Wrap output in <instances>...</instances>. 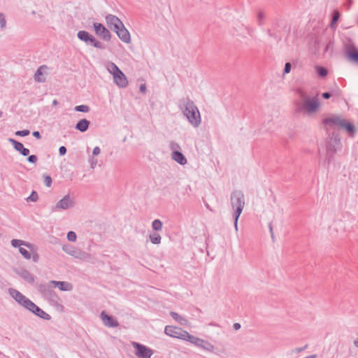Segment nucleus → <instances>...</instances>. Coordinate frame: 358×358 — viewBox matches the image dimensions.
<instances>
[{"label": "nucleus", "instance_id": "f257e3e1", "mask_svg": "<svg viewBox=\"0 0 358 358\" xmlns=\"http://www.w3.org/2000/svg\"><path fill=\"white\" fill-rule=\"evenodd\" d=\"M178 106L192 127L196 128L201 124V117L199 110L189 96L180 99Z\"/></svg>", "mask_w": 358, "mask_h": 358}, {"label": "nucleus", "instance_id": "f03ea898", "mask_svg": "<svg viewBox=\"0 0 358 358\" xmlns=\"http://www.w3.org/2000/svg\"><path fill=\"white\" fill-rule=\"evenodd\" d=\"M322 122L327 133L329 129H334L335 127H338L345 130L350 137L352 138L355 135L356 128L353 123L341 118L340 116L332 115L329 117H325L322 119Z\"/></svg>", "mask_w": 358, "mask_h": 358}, {"label": "nucleus", "instance_id": "7ed1b4c3", "mask_svg": "<svg viewBox=\"0 0 358 358\" xmlns=\"http://www.w3.org/2000/svg\"><path fill=\"white\" fill-rule=\"evenodd\" d=\"M231 204L234 210L233 219L234 229L238 231V221L245 205L244 195L241 190H235L231 193Z\"/></svg>", "mask_w": 358, "mask_h": 358}, {"label": "nucleus", "instance_id": "20e7f679", "mask_svg": "<svg viewBox=\"0 0 358 358\" xmlns=\"http://www.w3.org/2000/svg\"><path fill=\"white\" fill-rule=\"evenodd\" d=\"M52 287L53 285L50 284V282L48 283H41L36 285L38 292L51 306L63 308V306L59 303V297L52 289Z\"/></svg>", "mask_w": 358, "mask_h": 358}, {"label": "nucleus", "instance_id": "39448f33", "mask_svg": "<svg viewBox=\"0 0 358 358\" xmlns=\"http://www.w3.org/2000/svg\"><path fill=\"white\" fill-rule=\"evenodd\" d=\"M320 106V102L317 98L310 99L308 97L304 98L303 104L300 102H296V112L300 113L303 109L306 110L309 113L315 112Z\"/></svg>", "mask_w": 358, "mask_h": 358}, {"label": "nucleus", "instance_id": "423d86ee", "mask_svg": "<svg viewBox=\"0 0 358 358\" xmlns=\"http://www.w3.org/2000/svg\"><path fill=\"white\" fill-rule=\"evenodd\" d=\"M77 36L81 41H83L86 44L90 45L100 50H104L106 48V46L102 43L96 40L93 35L90 34L87 31H79L77 34Z\"/></svg>", "mask_w": 358, "mask_h": 358}, {"label": "nucleus", "instance_id": "0eeeda50", "mask_svg": "<svg viewBox=\"0 0 358 358\" xmlns=\"http://www.w3.org/2000/svg\"><path fill=\"white\" fill-rule=\"evenodd\" d=\"M185 341L189 342L190 343L199 347L204 350L208 352H213L214 346L208 341L203 340L199 337L194 336L187 332L186 339Z\"/></svg>", "mask_w": 358, "mask_h": 358}, {"label": "nucleus", "instance_id": "6e6552de", "mask_svg": "<svg viewBox=\"0 0 358 358\" xmlns=\"http://www.w3.org/2000/svg\"><path fill=\"white\" fill-rule=\"evenodd\" d=\"M344 44V56L349 62L358 64V48L351 42Z\"/></svg>", "mask_w": 358, "mask_h": 358}, {"label": "nucleus", "instance_id": "1a4fd4ad", "mask_svg": "<svg viewBox=\"0 0 358 358\" xmlns=\"http://www.w3.org/2000/svg\"><path fill=\"white\" fill-rule=\"evenodd\" d=\"M132 346L135 350V355L138 358H151L153 355V350L137 342H133Z\"/></svg>", "mask_w": 358, "mask_h": 358}, {"label": "nucleus", "instance_id": "9d476101", "mask_svg": "<svg viewBox=\"0 0 358 358\" xmlns=\"http://www.w3.org/2000/svg\"><path fill=\"white\" fill-rule=\"evenodd\" d=\"M164 333L169 336L185 341L187 331L180 327L168 325L165 327Z\"/></svg>", "mask_w": 358, "mask_h": 358}, {"label": "nucleus", "instance_id": "9b49d317", "mask_svg": "<svg viewBox=\"0 0 358 358\" xmlns=\"http://www.w3.org/2000/svg\"><path fill=\"white\" fill-rule=\"evenodd\" d=\"M95 34L101 39L106 41H110L111 34L105 26L100 22H94L93 24Z\"/></svg>", "mask_w": 358, "mask_h": 358}, {"label": "nucleus", "instance_id": "f8f14e48", "mask_svg": "<svg viewBox=\"0 0 358 358\" xmlns=\"http://www.w3.org/2000/svg\"><path fill=\"white\" fill-rule=\"evenodd\" d=\"M8 292L10 295L18 303V304L23 306L24 308L31 301L24 294H22L20 292L14 288H10L8 289Z\"/></svg>", "mask_w": 358, "mask_h": 358}, {"label": "nucleus", "instance_id": "ddd939ff", "mask_svg": "<svg viewBox=\"0 0 358 358\" xmlns=\"http://www.w3.org/2000/svg\"><path fill=\"white\" fill-rule=\"evenodd\" d=\"M108 27L113 31H115L119 27H123V22L116 15L108 14L105 17Z\"/></svg>", "mask_w": 358, "mask_h": 358}, {"label": "nucleus", "instance_id": "4468645a", "mask_svg": "<svg viewBox=\"0 0 358 358\" xmlns=\"http://www.w3.org/2000/svg\"><path fill=\"white\" fill-rule=\"evenodd\" d=\"M74 206V201L71 198L69 194L65 195L62 199H60L56 203L55 206L52 208L55 210H66L69 208H72Z\"/></svg>", "mask_w": 358, "mask_h": 358}, {"label": "nucleus", "instance_id": "2eb2a0df", "mask_svg": "<svg viewBox=\"0 0 358 358\" xmlns=\"http://www.w3.org/2000/svg\"><path fill=\"white\" fill-rule=\"evenodd\" d=\"M62 250L68 255L74 257L78 259L85 258L87 254L85 252H83L80 249L71 245H64L62 247Z\"/></svg>", "mask_w": 358, "mask_h": 358}, {"label": "nucleus", "instance_id": "dca6fc26", "mask_svg": "<svg viewBox=\"0 0 358 358\" xmlns=\"http://www.w3.org/2000/svg\"><path fill=\"white\" fill-rule=\"evenodd\" d=\"M100 317L103 324L108 327L115 328L119 326V322L113 315H108L103 310L100 314Z\"/></svg>", "mask_w": 358, "mask_h": 358}, {"label": "nucleus", "instance_id": "f3484780", "mask_svg": "<svg viewBox=\"0 0 358 358\" xmlns=\"http://www.w3.org/2000/svg\"><path fill=\"white\" fill-rule=\"evenodd\" d=\"M338 146L334 145L331 143H326V156L324 163L329 166L334 159L337 152Z\"/></svg>", "mask_w": 358, "mask_h": 358}, {"label": "nucleus", "instance_id": "a211bd4d", "mask_svg": "<svg viewBox=\"0 0 358 358\" xmlns=\"http://www.w3.org/2000/svg\"><path fill=\"white\" fill-rule=\"evenodd\" d=\"M8 141L13 145V148L16 151L20 152L22 156L27 157L29 155V150L28 148H24V145L22 143L12 138H9Z\"/></svg>", "mask_w": 358, "mask_h": 358}, {"label": "nucleus", "instance_id": "6ab92c4d", "mask_svg": "<svg viewBox=\"0 0 358 358\" xmlns=\"http://www.w3.org/2000/svg\"><path fill=\"white\" fill-rule=\"evenodd\" d=\"M15 273L28 283L34 284L35 281V277L28 270L23 268H20L15 270Z\"/></svg>", "mask_w": 358, "mask_h": 358}, {"label": "nucleus", "instance_id": "aec40b11", "mask_svg": "<svg viewBox=\"0 0 358 358\" xmlns=\"http://www.w3.org/2000/svg\"><path fill=\"white\" fill-rule=\"evenodd\" d=\"M118 38L124 43H129L131 42V35L129 31L125 28L124 25L123 24V27H119L115 31Z\"/></svg>", "mask_w": 358, "mask_h": 358}, {"label": "nucleus", "instance_id": "412c9836", "mask_svg": "<svg viewBox=\"0 0 358 358\" xmlns=\"http://www.w3.org/2000/svg\"><path fill=\"white\" fill-rule=\"evenodd\" d=\"M113 81L120 88H124L129 85L127 76L122 71L113 76Z\"/></svg>", "mask_w": 358, "mask_h": 358}, {"label": "nucleus", "instance_id": "4be33fe9", "mask_svg": "<svg viewBox=\"0 0 358 358\" xmlns=\"http://www.w3.org/2000/svg\"><path fill=\"white\" fill-rule=\"evenodd\" d=\"M50 284H52L53 287H58L61 291H71L73 289V285L66 281L50 280Z\"/></svg>", "mask_w": 358, "mask_h": 358}, {"label": "nucleus", "instance_id": "5701e85b", "mask_svg": "<svg viewBox=\"0 0 358 358\" xmlns=\"http://www.w3.org/2000/svg\"><path fill=\"white\" fill-rule=\"evenodd\" d=\"M330 129H329L328 133L327 132V134H328L327 143L332 142V144L334 145L338 146L341 144L340 136L336 131H333L331 134H330L329 133Z\"/></svg>", "mask_w": 358, "mask_h": 358}, {"label": "nucleus", "instance_id": "b1692460", "mask_svg": "<svg viewBox=\"0 0 358 358\" xmlns=\"http://www.w3.org/2000/svg\"><path fill=\"white\" fill-rule=\"evenodd\" d=\"M172 159L180 165H185L187 161L185 155L178 150L173 151Z\"/></svg>", "mask_w": 358, "mask_h": 358}, {"label": "nucleus", "instance_id": "393cba45", "mask_svg": "<svg viewBox=\"0 0 358 358\" xmlns=\"http://www.w3.org/2000/svg\"><path fill=\"white\" fill-rule=\"evenodd\" d=\"M272 27L278 32H281L282 30L285 29L286 24L283 20L280 18H274L272 21Z\"/></svg>", "mask_w": 358, "mask_h": 358}, {"label": "nucleus", "instance_id": "a878e982", "mask_svg": "<svg viewBox=\"0 0 358 358\" xmlns=\"http://www.w3.org/2000/svg\"><path fill=\"white\" fill-rule=\"evenodd\" d=\"M47 69V66L45 65L41 66L37 71H36L34 74V80L36 82L38 83H44L45 82L46 78L43 74V69Z\"/></svg>", "mask_w": 358, "mask_h": 358}, {"label": "nucleus", "instance_id": "bb28decb", "mask_svg": "<svg viewBox=\"0 0 358 358\" xmlns=\"http://www.w3.org/2000/svg\"><path fill=\"white\" fill-rule=\"evenodd\" d=\"M90 122L87 119L80 120L76 124V129L80 131V132H85L90 127Z\"/></svg>", "mask_w": 358, "mask_h": 358}, {"label": "nucleus", "instance_id": "cd10ccee", "mask_svg": "<svg viewBox=\"0 0 358 358\" xmlns=\"http://www.w3.org/2000/svg\"><path fill=\"white\" fill-rule=\"evenodd\" d=\"M11 245L14 248H19L22 245L26 246L27 248H28L29 249H31V250H32L34 248V245L31 243L25 242L22 240H19V239H13L11 241Z\"/></svg>", "mask_w": 358, "mask_h": 358}, {"label": "nucleus", "instance_id": "c85d7f7f", "mask_svg": "<svg viewBox=\"0 0 358 358\" xmlns=\"http://www.w3.org/2000/svg\"><path fill=\"white\" fill-rule=\"evenodd\" d=\"M25 308L34 314L36 316L39 315V313L41 310V308L35 304L32 301L29 302Z\"/></svg>", "mask_w": 358, "mask_h": 358}, {"label": "nucleus", "instance_id": "c756f323", "mask_svg": "<svg viewBox=\"0 0 358 358\" xmlns=\"http://www.w3.org/2000/svg\"><path fill=\"white\" fill-rule=\"evenodd\" d=\"M107 69L109 73L113 75V77L122 71V70L112 62L108 63Z\"/></svg>", "mask_w": 358, "mask_h": 358}, {"label": "nucleus", "instance_id": "7c9ffc66", "mask_svg": "<svg viewBox=\"0 0 358 358\" xmlns=\"http://www.w3.org/2000/svg\"><path fill=\"white\" fill-rule=\"evenodd\" d=\"M315 71L317 76H320V78H324L328 74L327 69L322 66H316Z\"/></svg>", "mask_w": 358, "mask_h": 358}, {"label": "nucleus", "instance_id": "2f4dec72", "mask_svg": "<svg viewBox=\"0 0 358 358\" xmlns=\"http://www.w3.org/2000/svg\"><path fill=\"white\" fill-rule=\"evenodd\" d=\"M149 238H150L151 243L153 244L157 245L161 243V239H162L161 236L156 232L151 233L149 235Z\"/></svg>", "mask_w": 358, "mask_h": 358}, {"label": "nucleus", "instance_id": "473e14b6", "mask_svg": "<svg viewBox=\"0 0 358 358\" xmlns=\"http://www.w3.org/2000/svg\"><path fill=\"white\" fill-rule=\"evenodd\" d=\"M162 227L163 223L159 219H156L152 222V228L155 231H161L162 229Z\"/></svg>", "mask_w": 358, "mask_h": 358}, {"label": "nucleus", "instance_id": "72a5a7b5", "mask_svg": "<svg viewBox=\"0 0 358 358\" xmlns=\"http://www.w3.org/2000/svg\"><path fill=\"white\" fill-rule=\"evenodd\" d=\"M74 110L76 112L88 113L90 110V108L87 105L83 104V105L76 106L74 108Z\"/></svg>", "mask_w": 358, "mask_h": 358}, {"label": "nucleus", "instance_id": "f704fd0d", "mask_svg": "<svg viewBox=\"0 0 358 358\" xmlns=\"http://www.w3.org/2000/svg\"><path fill=\"white\" fill-rule=\"evenodd\" d=\"M340 17V13L337 10H334L332 13V18L331 21V27H332L336 24Z\"/></svg>", "mask_w": 358, "mask_h": 358}, {"label": "nucleus", "instance_id": "c9c22d12", "mask_svg": "<svg viewBox=\"0 0 358 358\" xmlns=\"http://www.w3.org/2000/svg\"><path fill=\"white\" fill-rule=\"evenodd\" d=\"M19 252L24 259H31V255L30 252L28 250H27L25 248L20 247Z\"/></svg>", "mask_w": 358, "mask_h": 358}, {"label": "nucleus", "instance_id": "e433bc0d", "mask_svg": "<svg viewBox=\"0 0 358 358\" xmlns=\"http://www.w3.org/2000/svg\"><path fill=\"white\" fill-rule=\"evenodd\" d=\"M257 24L259 26H262L264 24V19L265 18V14L263 11H259L257 15Z\"/></svg>", "mask_w": 358, "mask_h": 358}, {"label": "nucleus", "instance_id": "4c0bfd02", "mask_svg": "<svg viewBox=\"0 0 358 358\" xmlns=\"http://www.w3.org/2000/svg\"><path fill=\"white\" fill-rule=\"evenodd\" d=\"M38 199V193L33 190L31 193V194L28 196V198L27 199V200L28 201H36Z\"/></svg>", "mask_w": 358, "mask_h": 358}, {"label": "nucleus", "instance_id": "58836bf2", "mask_svg": "<svg viewBox=\"0 0 358 358\" xmlns=\"http://www.w3.org/2000/svg\"><path fill=\"white\" fill-rule=\"evenodd\" d=\"M67 239L68 241H71V242H75L77 239V235L73 231H70L67 233Z\"/></svg>", "mask_w": 358, "mask_h": 358}, {"label": "nucleus", "instance_id": "ea45409f", "mask_svg": "<svg viewBox=\"0 0 358 358\" xmlns=\"http://www.w3.org/2000/svg\"><path fill=\"white\" fill-rule=\"evenodd\" d=\"M37 317L45 320H50L51 319V316L42 309L41 310L39 315Z\"/></svg>", "mask_w": 358, "mask_h": 358}, {"label": "nucleus", "instance_id": "a19ab883", "mask_svg": "<svg viewBox=\"0 0 358 358\" xmlns=\"http://www.w3.org/2000/svg\"><path fill=\"white\" fill-rule=\"evenodd\" d=\"M44 184L46 187H50L52 185V180L50 176H43Z\"/></svg>", "mask_w": 358, "mask_h": 358}, {"label": "nucleus", "instance_id": "79ce46f5", "mask_svg": "<svg viewBox=\"0 0 358 358\" xmlns=\"http://www.w3.org/2000/svg\"><path fill=\"white\" fill-rule=\"evenodd\" d=\"M280 33L274 30L270 37L273 38L277 43H279L282 40V37L279 34Z\"/></svg>", "mask_w": 358, "mask_h": 358}, {"label": "nucleus", "instance_id": "37998d69", "mask_svg": "<svg viewBox=\"0 0 358 358\" xmlns=\"http://www.w3.org/2000/svg\"><path fill=\"white\" fill-rule=\"evenodd\" d=\"M30 134V131L29 129L19 130L15 132V135L19 136H27Z\"/></svg>", "mask_w": 358, "mask_h": 358}, {"label": "nucleus", "instance_id": "c03bdc74", "mask_svg": "<svg viewBox=\"0 0 358 358\" xmlns=\"http://www.w3.org/2000/svg\"><path fill=\"white\" fill-rule=\"evenodd\" d=\"M170 315L173 319L178 322L181 323V320H183V318L176 312H171Z\"/></svg>", "mask_w": 358, "mask_h": 358}, {"label": "nucleus", "instance_id": "a18cd8bd", "mask_svg": "<svg viewBox=\"0 0 358 358\" xmlns=\"http://www.w3.org/2000/svg\"><path fill=\"white\" fill-rule=\"evenodd\" d=\"M6 20L5 18V15L3 13H0V27L1 29H3L6 27Z\"/></svg>", "mask_w": 358, "mask_h": 358}, {"label": "nucleus", "instance_id": "49530a36", "mask_svg": "<svg viewBox=\"0 0 358 358\" xmlns=\"http://www.w3.org/2000/svg\"><path fill=\"white\" fill-rule=\"evenodd\" d=\"M27 161L29 162V163H31V164H35L36 163L37 160H38V157L36 155H28L27 156Z\"/></svg>", "mask_w": 358, "mask_h": 358}, {"label": "nucleus", "instance_id": "de8ad7c7", "mask_svg": "<svg viewBox=\"0 0 358 358\" xmlns=\"http://www.w3.org/2000/svg\"><path fill=\"white\" fill-rule=\"evenodd\" d=\"M292 69V64L289 62H286L285 64L284 70H283V74L289 73Z\"/></svg>", "mask_w": 358, "mask_h": 358}, {"label": "nucleus", "instance_id": "09e8293b", "mask_svg": "<svg viewBox=\"0 0 358 358\" xmlns=\"http://www.w3.org/2000/svg\"><path fill=\"white\" fill-rule=\"evenodd\" d=\"M330 92L332 93V96H339L341 94V90L338 87H336V89L331 90Z\"/></svg>", "mask_w": 358, "mask_h": 358}, {"label": "nucleus", "instance_id": "8fccbe9b", "mask_svg": "<svg viewBox=\"0 0 358 358\" xmlns=\"http://www.w3.org/2000/svg\"><path fill=\"white\" fill-rule=\"evenodd\" d=\"M67 149L65 146L62 145L59 148V154L60 156H64L66 154Z\"/></svg>", "mask_w": 358, "mask_h": 358}, {"label": "nucleus", "instance_id": "3c124183", "mask_svg": "<svg viewBox=\"0 0 358 358\" xmlns=\"http://www.w3.org/2000/svg\"><path fill=\"white\" fill-rule=\"evenodd\" d=\"M322 96L324 99H328L332 96V93H331L330 92H324L322 94Z\"/></svg>", "mask_w": 358, "mask_h": 358}, {"label": "nucleus", "instance_id": "603ef678", "mask_svg": "<svg viewBox=\"0 0 358 358\" xmlns=\"http://www.w3.org/2000/svg\"><path fill=\"white\" fill-rule=\"evenodd\" d=\"M101 152V149L99 146H96L94 148L93 150H92V155L94 156H96L98 155H99Z\"/></svg>", "mask_w": 358, "mask_h": 358}, {"label": "nucleus", "instance_id": "864d4df0", "mask_svg": "<svg viewBox=\"0 0 358 358\" xmlns=\"http://www.w3.org/2000/svg\"><path fill=\"white\" fill-rule=\"evenodd\" d=\"M31 258H32V260L34 262H38L39 259V256L37 252H34Z\"/></svg>", "mask_w": 358, "mask_h": 358}, {"label": "nucleus", "instance_id": "5fc2aeb1", "mask_svg": "<svg viewBox=\"0 0 358 358\" xmlns=\"http://www.w3.org/2000/svg\"><path fill=\"white\" fill-rule=\"evenodd\" d=\"M32 135L37 139L41 138V133L38 131H34L32 132Z\"/></svg>", "mask_w": 358, "mask_h": 358}, {"label": "nucleus", "instance_id": "6e6d98bb", "mask_svg": "<svg viewBox=\"0 0 358 358\" xmlns=\"http://www.w3.org/2000/svg\"><path fill=\"white\" fill-rule=\"evenodd\" d=\"M146 90H147V88H146L145 84L141 85L140 88H139V90L141 92L145 93Z\"/></svg>", "mask_w": 358, "mask_h": 358}, {"label": "nucleus", "instance_id": "4d7b16f0", "mask_svg": "<svg viewBox=\"0 0 358 358\" xmlns=\"http://www.w3.org/2000/svg\"><path fill=\"white\" fill-rule=\"evenodd\" d=\"M91 163V167L93 169L97 164V160L94 159H92L90 161Z\"/></svg>", "mask_w": 358, "mask_h": 358}, {"label": "nucleus", "instance_id": "13d9d810", "mask_svg": "<svg viewBox=\"0 0 358 358\" xmlns=\"http://www.w3.org/2000/svg\"><path fill=\"white\" fill-rule=\"evenodd\" d=\"M268 227H269V231L271 232V238L273 240L274 239V235H273V227H272L271 223H269Z\"/></svg>", "mask_w": 358, "mask_h": 358}, {"label": "nucleus", "instance_id": "bf43d9fd", "mask_svg": "<svg viewBox=\"0 0 358 358\" xmlns=\"http://www.w3.org/2000/svg\"><path fill=\"white\" fill-rule=\"evenodd\" d=\"M233 327L235 330H238L241 329V324L239 323H234Z\"/></svg>", "mask_w": 358, "mask_h": 358}, {"label": "nucleus", "instance_id": "052dcab7", "mask_svg": "<svg viewBox=\"0 0 358 358\" xmlns=\"http://www.w3.org/2000/svg\"><path fill=\"white\" fill-rule=\"evenodd\" d=\"M273 31L271 29H268L266 30V33H267V34H268L269 36H271V35L272 34V33H273Z\"/></svg>", "mask_w": 358, "mask_h": 358}, {"label": "nucleus", "instance_id": "680f3d73", "mask_svg": "<svg viewBox=\"0 0 358 358\" xmlns=\"http://www.w3.org/2000/svg\"><path fill=\"white\" fill-rule=\"evenodd\" d=\"M57 104H58V101H57V100H56V99L53 100V101H52V105L56 106V105H57Z\"/></svg>", "mask_w": 358, "mask_h": 358}, {"label": "nucleus", "instance_id": "e2e57ef3", "mask_svg": "<svg viewBox=\"0 0 358 358\" xmlns=\"http://www.w3.org/2000/svg\"><path fill=\"white\" fill-rule=\"evenodd\" d=\"M354 344H355V345L356 347H357V348H358V338H357V340L355 341Z\"/></svg>", "mask_w": 358, "mask_h": 358}, {"label": "nucleus", "instance_id": "0e129e2a", "mask_svg": "<svg viewBox=\"0 0 358 358\" xmlns=\"http://www.w3.org/2000/svg\"><path fill=\"white\" fill-rule=\"evenodd\" d=\"M2 115H3V112L1 110H0V117H2Z\"/></svg>", "mask_w": 358, "mask_h": 358}, {"label": "nucleus", "instance_id": "69168bd1", "mask_svg": "<svg viewBox=\"0 0 358 358\" xmlns=\"http://www.w3.org/2000/svg\"><path fill=\"white\" fill-rule=\"evenodd\" d=\"M206 206L207 208L210 209L208 204H206Z\"/></svg>", "mask_w": 358, "mask_h": 358}, {"label": "nucleus", "instance_id": "338daca9", "mask_svg": "<svg viewBox=\"0 0 358 358\" xmlns=\"http://www.w3.org/2000/svg\"><path fill=\"white\" fill-rule=\"evenodd\" d=\"M351 3H352V0H350V4H351Z\"/></svg>", "mask_w": 358, "mask_h": 358}, {"label": "nucleus", "instance_id": "774afa93", "mask_svg": "<svg viewBox=\"0 0 358 358\" xmlns=\"http://www.w3.org/2000/svg\"><path fill=\"white\" fill-rule=\"evenodd\" d=\"M357 24H358V19H357Z\"/></svg>", "mask_w": 358, "mask_h": 358}]
</instances>
